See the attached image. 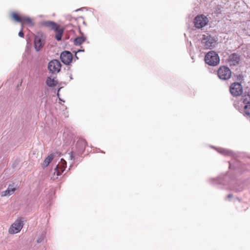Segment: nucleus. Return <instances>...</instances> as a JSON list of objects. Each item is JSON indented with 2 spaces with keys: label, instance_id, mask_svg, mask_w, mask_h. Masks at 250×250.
Wrapping results in <instances>:
<instances>
[{
  "label": "nucleus",
  "instance_id": "f8f14e48",
  "mask_svg": "<svg viewBox=\"0 0 250 250\" xmlns=\"http://www.w3.org/2000/svg\"><path fill=\"white\" fill-rule=\"evenodd\" d=\"M86 146L87 143L85 140L83 139L78 140L76 144L78 152L80 154H82L83 153Z\"/></svg>",
  "mask_w": 250,
  "mask_h": 250
},
{
  "label": "nucleus",
  "instance_id": "412c9836",
  "mask_svg": "<svg viewBox=\"0 0 250 250\" xmlns=\"http://www.w3.org/2000/svg\"><path fill=\"white\" fill-rule=\"evenodd\" d=\"M243 111L245 115L250 117V103L244 105Z\"/></svg>",
  "mask_w": 250,
  "mask_h": 250
},
{
  "label": "nucleus",
  "instance_id": "20e7f679",
  "mask_svg": "<svg viewBox=\"0 0 250 250\" xmlns=\"http://www.w3.org/2000/svg\"><path fill=\"white\" fill-rule=\"evenodd\" d=\"M217 75L218 77L223 80H227L231 76V71L230 69L226 66H221L218 69Z\"/></svg>",
  "mask_w": 250,
  "mask_h": 250
},
{
  "label": "nucleus",
  "instance_id": "dca6fc26",
  "mask_svg": "<svg viewBox=\"0 0 250 250\" xmlns=\"http://www.w3.org/2000/svg\"><path fill=\"white\" fill-rule=\"evenodd\" d=\"M46 83L49 87H54L57 84V81L56 80L55 78L49 77L46 80Z\"/></svg>",
  "mask_w": 250,
  "mask_h": 250
},
{
  "label": "nucleus",
  "instance_id": "2eb2a0df",
  "mask_svg": "<svg viewBox=\"0 0 250 250\" xmlns=\"http://www.w3.org/2000/svg\"><path fill=\"white\" fill-rule=\"evenodd\" d=\"M54 158V155L53 154H51L48 155L44 160L42 164V167H47L51 162L53 160Z\"/></svg>",
  "mask_w": 250,
  "mask_h": 250
},
{
  "label": "nucleus",
  "instance_id": "a211bd4d",
  "mask_svg": "<svg viewBox=\"0 0 250 250\" xmlns=\"http://www.w3.org/2000/svg\"><path fill=\"white\" fill-rule=\"evenodd\" d=\"M85 40L86 37L82 35L81 37L76 38L74 41V43L76 45H80L84 42Z\"/></svg>",
  "mask_w": 250,
  "mask_h": 250
},
{
  "label": "nucleus",
  "instance_id": "39448f33",
  "mask_svg": "<svg viewBox=\"0 0 250 250\" xmlns=\"http://www.w3.org/2000/svg\"><path fill=\"white\" fill-rule=\"evenodd\" d=\"M216 41L215 38L209 35L203 36L202 43L205 49H210L214 46Z\"/></svg>",
  "mask_w": 250,
  "mask_h": 250
},
{
  "label": "nucleus",
  "instance_id": "7ed1b4c3",
  "mask_svg": "<svg viewBox=\"0 0 250 250\" xmlns=\"http://www.w3.org/2000/svg\"><path fill=\"white\" fill-rule=\"evenodd\" d=\"M23 221L22 218H18L9 227L8 232L10 234H14L20 232L23 226Z\"/></svg>",
  "mask_w": 250,
  "mask_h": 250
},
{
  "label": "nucleus",
  "instance_id": "f3484780",
  "mask_svg": "<svg viewBox=\"0 0 250 250\" xmlns=\"http://www.w3.org/2000/svg\"><path fill=\"white\" fill-rule=\"evenodd\" d=\"M21 23L22 25L23 24H27L29 26H33L34 25V22L32 20L31 18L26 17H22L21 22Z\"/></svg>",
  "mask_w": 250,
  "mask_h": 250
},
{
  "label": "nucleus",
  "instance_id": "423d86ee",
  "mask_svg": "<svg viewBox=\"0 0 250 250\" xmlns=\"http://www.w3.org/2000/svg\"><path fill=\"white\" fill-rule=\"evenodd\" d=\"M229 91L233 96H239L243 92V87L240 83L235 82L231 84L229 87Z\"/></svg>",
  "mask_w": 250,
  "mask_h": 250
},
{
  "label": "nucleus",
  "instance_id": "4468645a",
  "mask_svg": "<svg viewBox=\"0 0 250 250\" xmlns=\"http://www.w3.org/2000/svg\"><path fill=\"white\" fill-rule=\"evenodd\" d=\"M16 189L14 184L9 185L7 189L2 192L1 196H6L13 194L15 191Z\"/></svg>",
  "mask_w": 250,
  "mask_h": 250
},
{
  "label": "nucleus",
  "instance_id": "f03ea898",
  "mask_svg": "<svg viewBox=\"0 0 250 250\" xmlns=\"http://www.w3.org/2000/svg\"><path fill=\"white\" fill-rule=\"evenodd\" d=\"M205 61L210 66H216L220 62L218 54L213 51L208 52L205 57Z\"/></svg>",
  "mask_w": 250,
  "mask_h": 250
},
{
  "label": "nucleus",
  "instance_id": "1a4fd4ad",
  "mask_svg": "<svg viewBox=\"0 0 250 250\" xmlns=\"http://www.w3.org/2000/svg\"><path fill=\"white\" fill-rule=\"evenodd\" d=\"M48 69L52 73H58L61 68V64L58 60H53L48 64Z\"/></svg>",
  "mask_w": 250,
  "mask_h": 250
},
{
  "label": "nucleus",
  "instance_id": "9b49d317",
  "mask_svg": "<svg viewBox=\"0 0 250 250\" xmlns=\"http://www.w3.org/2000/svg\"><path fill=\"white\" fill-rule=\"evenodd\" d=\"M45 42L42 36H36L34 39V46L37 51H40L43 46Z\"/></svg>",
  "mask_w": 250,
  "mask_h": 250
},
{
  "label": "nucleus",
  "instance_id": "9d476101",
  "mask_svg": "<svg viewBox=\"0 0 250 250\" xmlns=\"http://www.w3.org/2000/svg\"><path fill=\"white\" fill-rule=\"evenodd\" d=\"M62 62L65 64H69L71 62L72 60V55L69 51H64L61 54L60 56Z\"/></svg>",
  "mask_w": 250,
  "mask_h": 250
},
{
  "label": "nucleus",
  "instance_id": "5701e85b",
  "mask_svg": "<svg viewBox=\"0 0 250 250\" xmlns=\"http://www.w3.org/2000/svg\"><path fill=\"white\" fill-rule=\"evenodd\" d=\"M42 241V240H38L37 242L38 243H40Z\"/></svg>",
  "mask_w": 250,
  "mask_h": 250
},
{
  "label": "nucleus",
  "instance_id": "0eeeda50",
  "mask_svg": "<svg viewBox=\"0 0 250 250\" xmlns=\"http://www.w3.org/2000/svg\"><path fill=\"white\" fill-rule=\"evenodd\" d=\"M66 167V162L64 160L62 159L61 162L59 163L55 168L53 176L52 178L54 180L57 179L58 177L65 170Z\"/></svg>",
  "mask_w": 250,
  "mask_h": 250
},
{
  "label": "nucleus",
  "instance_id": "ddd939ff",
  "mask_svg": "<svg viewBox=\"0 0 250 250\" xmlns=\"http://www.w3.org/2000/svg\"><path fill=\"white\" fill-rule=\"evenodd\" d=\"M240 58L236 54H232L229 56L227 62L230 65H236L238 64Z\"/></svg>",
  "mask_w": 250,
  "mask_h": 250
},
{
  "label": "nucleus",
  "instance_id": "f257e3e1",
  "mask_svg": "<svg viewBox=\"0 0 250 250\" xmlns=\"http://www.w3.org/2000/svg\"><path fill=\"white\" fill-rule=\"evenodd\" d=\"M45 27H48L54 31L56 33L55 39L58 41H61L64 28L60 25L51 21H44L42 23Z\"/></svg>",
  "mask_w": 250,
  "mask_h": 250
},
{
  "label": "nucleus",
  "instance_id": "6e6552de",
  "mask_svg": "<svg viewBox=\"0 0 250 250\" xmlns=\"http://www.w3.org/2000/svg\"><path fill=\"white\" fill-rule=\"evenodd\" d=\"M208 22V18L202 15L196 16L194 21V25L197 28H201L205 26L207 24Z\"/></svg>",
  "mask_w": 250,
  "mask_h": 250
},
{
  "label": "nucleus",
  "instance_id": "6ab92c4d",
  "mask_svg": "<svg viewBox=\"0 0 250 250\" xmlns=\"http://www.w3.org/2000/svg\"><path fill=\"white\" fill-rule=\"evenodd\" d=\"M11 17L13 20L19 22H21L22 17L19 16L18 13L16 12H13L11 14Z\"/></svg>",
  "mask_w": 250,
  "mask_h": 250
},
{
  "label": "nucleus",
  "instance_id": "4be33fe9",
  "mask_svg": "<svg viewBox=\"0 0 250 250\" xmlns=\"http://www.w3.org/2000/svg\"><path fill=\"white\" fill-rule=\"evenodd\" d=\"M19 36L21 38L24 37V33L22 31V29L19 32Z\"/></svg>",
  "mask_w": 250,
  "mask_h": 250
},
{
  "label": "nucleus",
  "instance_id": "aec40b11",
  "mask_svg": "<svg viewBox=\"0 0 250 250\" xmlns=\"http://www.w3.org/2000/svg\"><path fill=\"white\" fill-rule=\"evenodd\" d=\"M242 101L243 103L245 104H249L250 103V95H244L242 97Z\"/></svg>",
  "mask_w": 250,
  "mask_h": 250
}]
</instances>
